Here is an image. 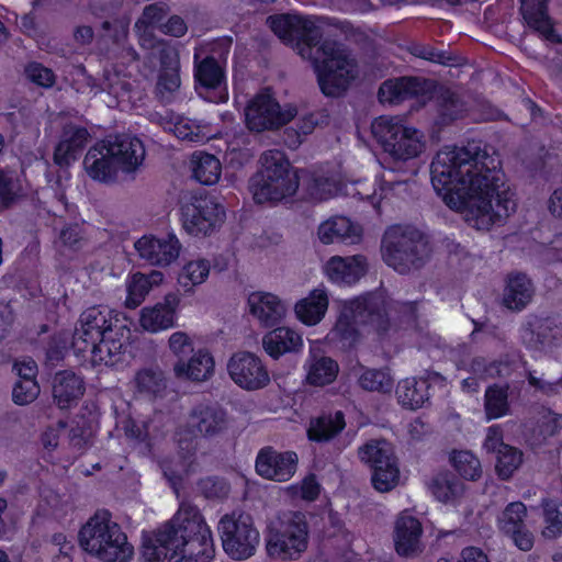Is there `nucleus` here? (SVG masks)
<instances>
[{"label": "nucleus", "mask_w": 562, "mask_h": 562, "mask_svg": "<svg viewBox=\"0 0 562 562\" xmlns=\"http://www.w3.org/2000/svg\"><path fill=\"white\" fill-rule=\"evenodd\" d=\"M498 160L479 148L446 146L431 162V184L448 207L480 231L516 210L515 193L505 187Z\"/></svg>", "instance_id": "f257e3e1"}, {"label": "nucleus", "mask_w": 562, "mask_h": 562, "mask_svg": "<svg viewBox=\"0 0 562 562\" xmlns=\"http://www.w3.org/2000/svg\"><path fill=\"white\" fill-rule=\"evenodd\" d=\"M268 23L278 37L286 43H295L297 53L313 60L318 85L325 95H340L357 77V64L340 44L325 41L314 48L319 36L316 19L280 14L270 16Z\"/></svg>", "instance_id": "f03ea898"}, {"label": "nucleus", "mask_w": 562, "mask_h": 562, "mask_svg": "<svg viewBox=\"0 0 562 562\" xmlns=\"http://www.w3.org/2000/svg\"><path fill=\"white\" fill-rule=\"evenodd\" d=\"M140 552L145 562H209L212 532L195 506L181 504L169 522L143 533Z\"/></svg>", "instance_id": "7ed1b4c3"}, {"label": "nucleus", "mask_w": 562, "mask_h": 562, "mask_svg": "<svg viewBox=\"0 0 562 562\" xmlns=\"http://www.w3.org/2000/svg\"><path fill=\"white\" fill-rule=\"evenodd\" d=\"M116 314L108 307L83 311L75 329L72 348L94 366L114 367L125 360L130 329L119 325Z\"/></svg>", "instance_id": "20e7f679"}, {"label": "nucleus", "mask_w": 562, "mask_h": 562, "mask_svg": "<svg viewBox=\"0 0 562 562\" xmlns=\"http://www.w3.org/2000/svg\"><path fill=\"white\" fill-rule=\"evenodd\" d=\"M337 176H315L308 183L307 195L312 201L322 202L339 194L369 202L380 212L386 204L396 199H404L409 193L411 184L406 181H397L392 170H384L375 177V187L363 180L339 184Z\"/></svg>", "instance_id": "39448f33"}, {"label": "nucleus", "mask_w": 562, "mask_h": 562, "mask_svg": "<svg viewBox=\"0 0 562 562\" xmlns=\"http://www.w3.org/2000/svg\"><path fill=\"white\" fill-rule=\"evenodd\" d=\"M143 143L131 135H115L95 143L86 154L87 175L101 183H113L120 173L132 175L143 164Z\"/></svg>", "instance_id": "423d86ee"}, {"label": "nucleus", "mask_w": 562, "mask_h": 562, "mask_svg": "<svg viewBox=\"0 0 562 562\" xmlns=\"http://www.w3.org/2000/svg\"><path fill=\"white\" fill-rule=\"evenodd\" d=\"M80 548L101 562H131L134 547L108 512L90 517L78 533Z\"/></svg>", "instance_id": "0eeeda50"}, {"label": "nucleus", "mask_w": 562, "mask_h": 562, "mask_svg": "<svg viewBox=\"0 0 562 562\" xmlns=\"http://www.w3.org/2000/svg\"><path fill=\"white\" fill-rule=\"evenodd\" d=\"M390 313L391 308L386 307L380 295L344 301L340 304L338 319L327 339L340 345L341 348L352 347L358 340V324L370 323L376 329H384V316H389Z\"/></svg>", "instance_id": "6e6552de"}, {"label": "nucleus", "mask_w": 562, "mask_h": 562, "mask_svg": "<svg viewBox=\"0 0 562 562\" xmlns=\"http://www.w3.org/2000/svg\"><path fill=\"white\" fill-rule=\"evenodd\" d=\"M310 529L301 512L278 515L267 527L266 553L279 561H296L308 548Z\"/></svg>", "instance_id": "1a4fd4ad"}, {"label": "nucleus", "mask_w": 562, "mask_h": 562, "mask_svg": "<svg viewBox=\"0 0 562 562\" xmlns=\"http://www.w3.org/2000/svg\"><path fill=\"white\" fill-rule=\"evenodd\" d=\"M260 162L261 169L250 186L257 203L278 202L296 192L299 177L282 151L268 150Z\"/></svg>", "instance_id": "9d476101"}, {"label": "nucleus", "mask_w": 562, "mask_h": 562, "mask_svg": "<svg viewBox=\"0 0 562 562\" xmlns=\"http://www.w3.org/2000/svg\"><path fill=\"white\" fill-rule=\"evenodd\" d=\"M372 135L394 160L417 158L426 149L424 134L397 117L380 116L371 125Z\"/></svg>", "instance_id": "9b49d317"}, {"label": "nucleus", "mask_w": 562, "mask_h": 562, "mask_svg": "<svg viewBox=\"0 0 562 562\" xmlns=\"http://www.w3.org/2000/svg\"><path fill=\"white\" fill-rule=\"evenodd\" d=\"M426 250V241L414 229L395 225L384 233L381 247L383 260L400 273L417 268Z\"/></svg>", "instance_id": "f8f14e48"}, {"label": "nucleus", "mask_w": 562, "mask_h": 562, "mask_svg": "<svg viewBox=\"0 0 562 562\" xmlns=\"http://www.w3.org/2000/svg\"><path fill=\"white\" fill-rule=\"evenodd\" d=\"M218 533L227 555L234 560L252 557L260 542V533L250 515L232 513L221 518Z\"/></svg>", "instance_id": "ddd939ff"}, {"label": "nucleus", "mask_w": 562, "mask_h": 562, "mask_svg": "<svg viewBox=\"0 0 562 562\" xmlns=\"http://www.w3.org/2000/svg\"><path fill=\"white\" fill-rule=\"evenodd\" d=\"M296 114L293 105L280 106L269 92L257 94L245 110V120L249 130L262 132L278 128L289 123Z\"/></svg>", "instance_id": "4468645a"}, {"label": "nucleus", "mask_w": 562, "mask_h": 562, "mask_svg": "<svg viewBox=\"0 0 562 562\" xmlns=\"http://www.w3.org/2000/svg\"><path fill=\"white\" fill-rule=\"evenodd\" d=\"M184 229L192 236L211 234L224 218L223 207L211 196H192L181 209Z\"/></svg>", "instance_id": "2eb2a0df"}, {"label": "nucleus", "mask_w": 562, "mask_h": 562, "mask_svg": "<svg viewBox=\"0 0 562 562\" xmlns=\"http://www.w3.org/2000/svg\"><path fill=\"white\" fill-rule=\"evenodd\" d=\"M227 370L231 379L244 390H259L270 382L269 372L262 360L248 351L234 353L227 363Z\"/></svg>", "instance_id": "dca6fc26"}, {"label": "nucleus", "mask_w": 562, "mask_h": 562, "mask_svg": "<svg viewBox=\"0 0 562 562\" xmlns=\"http://www.w3.org/2000/svg\"><path fill=\"white\" fill-rule=\"evenodd\" d=\"M180 305L181 294L168 292L161 301L154 305L145 306L139 311V327L150 334H158L173 328L177 325Z\"/></svg>", "instance_id": "f3484780"}, {"label": "nucleus", "mask_w": 562, "mask_h": 562, "mask_svg": "<svg viewBox=\"0 0 562 562\" xmlns=\"http://www.w3.org/2000/svg\"><path fill=\"white\" fill-rule=\"evenodd\" d=\"M138 256L153 266L168 267L175 262L181 244L175 234L144 235L134 244Z\"/></svg>", "instance_id": "a211bd4d"}, {"label": "nucleus", "mask_w": 562, "mask_h": 562, "mask_svg": "<svg viewBox=\"0 0 562 562\" xmlns=\"http://www.w3.org/2000/svg\"><path fill=\"white\" fill-rule=\"evenodd\" d=\"M299 458L293 451H278L262 448L256 458V472L259 476L279 483L291 480L297 469Z\"/></svg>", "instance_id": "6ab92c4d"}, {"label": "nucleus", "mask_w": 562, "mask_h": 562, "mask_svg": "<svg viewBox=\"0 0 562 562\" xmlns=\"http://www.w3.org/2000/svg\"><path fill=\"white\" fill-rule=\"evenodd\" d=\"M249 314L262 327L270 328L280 324L288 315V303L271 292L257 291L247 300Z\"/></svg>", "instance_id": "aec40b11"}, {"label": "nucleus", "mask_w": 562, "mask_h": 562, "mask_svg": "<svg viewBox=\"0 0 562 562\" xmlns=\"http://www.w3.org/2000/svg\"><path fill=\"white\" fill-rule=\"evenodd\" d=\"M123 53V58L128 61L126 66V72L122 69H119V64H114L111 67H106L104 69L103 81L101 85H97L91 77H88L87 83L90 87L91 93L97 94L101 91H106L109 94H112L116 99L117 103L124 101V98L131 87V83L125 80V77L132 74V68H134V64L136 61V55L132 48H126Z\"/></svg>", "instance_id": "412c9836"}, {"label": "nucleus", "mask_w": 562, "mask_h": 562, "mask_svg": "<svg viewBox=\"0 0 562 562\" xmlns=\"http://www.w3.org/2000/svg\"><path fill=\"white\" fill-rule=\"evenodd\" d=\"M367 269L368 261L362 255L334 256L324 265V274L335 284L351 285L366 274Z\"/></svg>", "instance_id": "4be33fe9"}, {"label": "nucleus", "mask_w": 562, "mask_h": 562, "mask_svg": "<svg viewBox=\"0 0 562 562\" xmlns=\"http://www.w3.org/2000/svg\"><path fill=\"white\" fill-rule=\"evenodd\" d=\"M434 82L420 78L403 77L386 80L379 90L382 103H397L413 97L423 99L431 92Z\"/></svg>", "instance_id": "5701e85b"}, {"label": "nucleus", "mask_w": 562, "mask_h": 562, "mask_svg": "<svg viewBox=\"0 0 562 562\" xmlns=\"http://www.w3.org/2000/svg\"><path fill=\"white\" fill-rule=\"evenodd\" d=\"M362 234V226L346 216H333L322 222L317 228V237L324 245L336 241L355 245L360 243Z\"/></svg>", "instance_id": "b1692460"}, {"label": "nucleus", "mask_w": 562, "mask_h": 562, "mask_svg": "<svg viewBox=\"0 0 562 562\" xmlns=\"http://www.w3.org/2000/svg\"><path fill=\"white\" fill-rule=\"evenodd\" d=\"M89 137L87 128L82 126L72 124L65 126L54 150V162L61 168L72 165L80 156Z\"/></svg>", "instance_id": "393cba45"}, {"label": "nucleus", "mask_w": 562, "mask_h": 562, "mask_svg": "<svg viewBox=\"0 0 562 562\" xmlns=\"http://www.w3.org/2000/svg\"><path fill=\"white\" fill-rule=\"evenodd\" d=\"M422 524L414 516L403 513L394 527V546L400 555L413 557L422 551Z\"/></svg>", "instance_id": "a878e982"}, {"label": "nucleus", "mask_w": 562, "mask_h": 562, "mask_svg": "<svg viewBox=\"0 0 562 562\" xmlns=\"http://www.w3.org/2000/svg\"><path fill=\"white\" fill-rule=\"evenodd\" d=\"M149 57L158 58L160 71L157 90L161 97L173 93L180 87L179 56L177 50L168 44H158L156 52H149Z\"/></svg>", "instance_id": "bb28decb"}, {"label": "nucleus", "mask_w": 562, "mask_h": 562, "mask_svg": "<svg viewBox=\"0 0 562 562\" xmlns=\"http://www.w3.org/2000/svg\"><path fill=\"white\" fill-rule=\"evenodd\" d=\"M214 369L215 361L211 352L200 348L189 359H179L173 366V373L180 380L204 382L213 376Z\"/></svg>", "instance_id": "cd10ccee"}, {"label": "nucleus", "mask_w": 562, "mask_h": 562, "mask_svg": "<svg viewBox=\"0 0 562 562\" xmlns=\"http://www.w3.org/2000/svg\"><path fill=\"white\" fill-rule=\"evenodd\" d=\"M195 78L206 90L203 95L205 99L212 102H225L228 99L223 69L213 58H205L196 65Z\"/></svg>", "instance_id": "c85d7f7f"}, {"label": "nucleus", "mask_w": 562, "mask_h": 562, "mask_svg": "<svg viewBox=\"0 0 562 562\" xmlns=\"http://www.w3.org/2000/svg\"><path fill=\"white\" fill-rule=\"evenodd\" d=\"M164 282L165 274L158 270H153L147 274L142 272L128 274L124 283L126 291L124 305L132 310L138 307L150 291L160 286Z\"/></svg>", "instance_id": "c756f323"}, {"label": "nucleus", "mask_w": 562, "mask_h": 562, "mask_svg": "<svg viewBox=\"0 0 562 562\" xmlns=\"http://www.w3.org/2000/svg\"><path fill=\"white\" fill-rule=\"evenodd\" d=\"M329 296L325 286H318L299 300L294 305L296 318L306 326L319 324L328 310Z\"/></svg>", "instance_id": "7c9ffc66"}, {"label": "nucleus", "mask_w": 562, "mask_h": 562, "mask_svg": "<svg viewBox=\"0 0 562 562\" xmlns=\"http://www.w3.org/2000/svg\"><path fill=\"white\" fill-rule=\"evenodd\" d=\"M550 0H520V12L526 24L538 32L544 40L560 42L551 19L548 15Z\"/></svg>", "instance_id": "2f4dec72"}, {"label": "nucleus", "mask_w": 562, "mask_h": 562, "mask_svg": "<svg viewBox=\"0 0 562 562\" xmlns=\"http://www.w3.org/2000/svg\"><path fill=\"white\" fill-rule=\"evenodd\" d=\"M85 393L83 379L74 371H60L53 381V397L60 409L77 404Z\"/></svg>", "instance_id": "473e14b6"}, {"label": "nucleus", "mask_w": 562, "mask_h": 562, "mask_svg": "<svg viewBox=\"0 0 562 562\" xmlns=\"http://www.w3.org/2000/svg\"><path fill=\"white\" fill-rule=\"evenodd\" d=\"M316 341L311 342L310 356L305 363L306 381L314 386H325L331 384L338 373V363L327 356L316 353Z\"/></svg>", "instance_id": "72a5a7b5"}, {"label": "nucleus", "mask_w": 562, "mask_h": 562, "mask_svg": "<svg viewBox=\"0 0 562 562\" xmlns=\"http://www.w3.org/2000/svg\"><path fill=\"white\" fill-rule=\"evenodd\" d=\"M166 14L164 5L150 4L144 9L142 16L135 24L139 45L149 52H156L158 44H166L158 41L155 35L156 29L160 30L161 21Z\"/></svg>", "instance_id": "f704fd0d"}, {"label": "nucleus", "mask_w": 562, "mask_h": 562, "mask_svg": "<svg viewBox=\"0 0 562 562\" xmlns=\"http://www.w3.org/2000/svg\"><path fill=\"white\" fill-rule=\"evenodd\" d=\"M265 351L274 359L302 349V336L294 329L285 326L268 331L262 338Z\"/></svg>", "instance_id": "c9c22d12"}, {"label": "nucleus", "mask_w": 562, "mask_h": 562, "mask_svg": "<svg viewBox=\"0 0 562 562\" xmlns=\"http://www.w3.org/2000/svg\"><path fill=\"white\" fill-rule=\"evenodd\" d=\"M187 426L193 436H213L224 428L225 416L215 407L199 405L189 415Z\"/></svg>", "instance_id": "e433bc0d"}, {"label": "nucleus", "mask_w": 562, "mask_h": 562, "mask_svg": "<svg viewBox=\"0 0 562 562\" xmlns=\"http://www.w3.org/2000/svg\"><path fill=\"white\" fill-rule=\"evenodd\" d=\"M429 491L438 502L450 506L459 505L465 495L464 484L448 472L437 474Z\"/></svg>", "instance_id": "4c0bfd02"}, {"label": "nucleus", "mask_w": 562, "mask_h": 562, "mask_svg": "<svg viewBox=\"0 0 562 562\" xmlns=\"http://www.w3.org/2000/svg\"><path fill=\"white\" fill-rule=\"evenodd\" d=\"M532 294L533 288L527 276L512 274L504 289L503 304L509 310L519 311L531 301Z\"/></svg>", "instance_id": "58836bf2"}, {"label": "nucleus", "mask_w": 562, "mask_h": 562, "mask_svg": "<svg viewBox=\"0 0 562 562\" xmlns=\"http://www.w3.org/2000/svg\"><path fill=\"white\" fill-rule=\"evenodd\" d=\"M190 167L193 178L205 186L217 183L222 175V164L218 158L204 151L192 154Z\"/></svg>", "instance_id": "ea45409f"}, {"label": "nucleus", "mask_w": 562, "mask_h": 562, "mask_svg": "<svg viewBox=\"0 0 562 562\" xmlns=\"http://www.w3.org/2000/svg\"><path fill=\"white\" fill-rule=\"evenodd\" d=\"M210 273V260L196 257L183 263L178 272L177 281L184 292H191L194 288L205 283Z\"/></svg>", "instance_id": "a19ab883"}, {"label": "nucleus", "mask_w": 562, "mask_h": 562, "mask_svg": "<svg viewBox=\"0 0 562 562\" xmlns=\"http://www.w3.org/2000/svg\"><path fill=\"white\" fill-rule=\"evenodd\" d=\"M396 395L402 406L419 408L428 400V384L425 380L405 379L398 383Z\"/></svg>", "instance_id": "79ce46f5"}, {"label": "nucleus", "mask_w": 562, "mask_h": 562, "mask_svg": "<svg viewBox=\"0 0 562 562\" xmlns=\"http://www.w3.org/2000/svg\"><path fill=\"white\" fill-rule=\"evenodd\" d=\"M541 537L554 540L562 536V502L547 499L542 502Z\"/></svg>", "instance_id": "37998d69"}, {"label": "nucleus", "mask_w": 562, "mask_h": 562, "mask_svg": "<svg viewBox=\"0 0 562 562\" xmlns=\"http://www.w3.org/2000/svg\"><path fill=\"white\" fill-rule=\"evenodd\" d=\"M345 427L342 413L336 412L334 415L323 416L313 420L307 429L311 440H328Z\"/></svg>", "instance_id": "c03bdc74"}, {"label": "nucleus", "mask_w": 562, "mask_h": 562, "mask_svg": "<svg viewBox=\"0 0 562 562\" xmlns=\"http://www.w3.org/2000/svg\"><path fill=\"white\" fill-rule=\"evenodd\" d=\"M165 128L173 133L179 139L190 142H205L210 139V135L191 119L175 115L166 124Z\"/></svg>", "instance_id": "a18cd8bd"}, {"label": "nucleus", "mask_w": 562, "mask_h": 562, "mask_svg": "<svg viewBox=\"0 0 562 562\" xmlns=\"http://www.w3.org/2000/svg\"><path fill=\"white\" fill-rule=\"evenodd\" d=\"M527 507L521 502L509 503L497 516L496 526L499 532L508 536L525 525Z\"/></svg>", "instance_id": "49530a36"}, {"label": "nucleus", "mask_w": 562, "mask_h": 562, "mask_svg": "<svg viewBox=\"0 0 562 562\" xmlns=\"http://www.w3.org/2000/svg\"><path fill=\"white\" fill-rule=\"evenodd\" d=\"M521 337L526 344L547 353H553L562 346V329L559 327H544L542 331L538 334L537 339H533L532 330L526 327L521 333Z\"/></svg>", "instance_id": "de8ad7c7"}, {"label": "nucleus", "mask_w": 562, "mask_h": 562, "mask_svg": "<svg viewBox=\"0 0 562 562\" xmlns=\"http://www.w3.org/2000/svg\"><path fill=\"white\" fill-rule=\"evenodd\" d=\"M373 487L381 493L393 490L400 482V469L395 458L376 465L372 470Z\"/></svg>", "instance_id": "09e8293b"}, {"label": "nucleus", "mask_w": 562, "mask_h": 562, "mask_svg": "<svg viewBox=\"0 0 562 562\" xmlns=\"http://www.w3.org/2000/svg\"><path fill=\"white\" fill-rule=\"evenodd\" d=\"M449 461L464 479L476 480L481 475L480 460L469 450H453L449 456Z\"/></svg>", "instance_id": "8fccbe9b"}, {"label": "nucleus", "mask_w": 562, "mask_h": 562, "mask_svg": "<svg viewBox=\"0 0 562 562\" xmlns=\"http://www.w3.org/2000/svg\"><path fill=\"white\" fill-rule=\"evenodd\" d=\"M361 461L371 464L372 470L376 465L395 458L391 443L385 440H371L359 449Z\"/></svg>", "instance_id": "3c124183"}, {"label": "nucleus", "mask_w": 562, "mask_h": 562, "mask_svg": "<svg viewBox=\"0 0 562 562\" xmlns=\"http://www.w3.org/2000/svg\"><path fill=\"white\" fill-rule=\"evenodd\" d=\"M24 193L21 177L12 170H0V202L10 205Z\"/></svg>", "instance_id": "603ef678"}, {"label": "nucleus", "mask_w": 562, "mask_h": 562, "mask_svg": "<svg viewBox=\"0 0 562 562\" xmlns=\"http://www.w3.org/2000/svg\"><path fill=\"white\" fill-rule=\"evenodd\" d=\"M521 463L522 453L520 450L512 446L498 449L495 469L501 479H509L514 474V472L518 470Z\"/></svg>", "instance_id": "864d4df0"}, {"label": "nucleus", "mask_w": 562, "mask_h": 562, "mask_svg": "<svg viewBox=\"0 0 562 562\" xmlns=\"http://www.w3.org/2000/svg\"><path fill=\"white\" fill-rule=\"evenodd\" d=\"M485 413L487 419H496L508 413L507 389L491 386L485 392Z\"/></svg>", "instance_id": "5fc2aeb1"}, {"label": "nucleus", "mask_w": 562, "mask_h": 562, "mask_svg": "<svg viewBox=\"0 0 562 562\" xmlns=\"http://www.w3.org/2000/svg\"><path fill=\"white\" fill-rule=\"evenodd\" d=\"M362 389L368 391L389 392L393 381L391 375L383 370H366L359 378Z\"/></svg>", "instance_id": "6e6d98bb"}, {"label": "nucleus", "mask_w": 562, "mask_h": 562, "mask_svg": "<svg viewBox=\"0 0 562 562\" xmlns=\"http://www.w3.org/2000/svg\"><path fill=\"white\" fill-rule=\"evenodd\" d=\"M52 562H72L74 544L64 532H56L48 543Z\"/></svg>", "instance_id": "4d7b16f0"}, {"label": "nucleus", "mask_w": 562, "mask_h": 562, "mask_svg": "<svg viewBox=\"0 0 562 562\" xmlns=\"http://www.w3.org/2000/svg\"><path fill=\"white\" fill-rule=\"evenodd\" d=\"M285 493L293 498H301L306 502L315 501L321 493V485L314 475L304 477L300 483L291 484L284 488Z\"/></svg>", "instance_id": "13d9d810"}, {"label": "nucleus", "mask_w": 562, "mask_h": 562, "mask_svg": "<svg viewBox=\"0 0 562 562\" xmlns=\"http://www.w3.org/2000/svg\"><path fill=\"white\" fill-rule=\"evenodd\" d=\"M37 381L18 380L12 389V401L20 406L33 403L40 395Z\"/></svg>", "instance_id": "bf43d9fd"}, {"label": "nucleus", "mask_w": 562, "mask_h": 562, "mask_svg": "<svg viewBox=\"0 0 562 562\" xmlns=\"http://www.w3.org/2000/svg\"><path fill=\"white\" fill-rule=\"evenodd\" d=\"M192 464L193 462L190 454L179 457L177 460L165 461L161 467L165 476L172 484V486L176 487L178 482L191 471Z\"/></svg>", "instance_id": "052dcab7"}, {"label": "nucleus", "mask_w": 562, "mask_h": 562, "mask_svg": "<svg viewBox=\"0 0 562 562\" xmlns=\"http://www.w3.org/2000/svg\"><path fill=\"white\" fill-rule=\"evenodd\" d=\"M26 78L43 88H50L56 81V76L52 69L38 63H31L25 67Z\"/></svg>", "instance_id": "680f3d73"}, {"label": "nucleus", "mask_w": 562, "mask_h": 562, "mask_svg": "<svg viewBox=\"0 0 562 562\" xmlns=\"http://www.w3.org/2000/svg\"><path fill=\"white\" fill-rule=\"evenodd\" d=\"M42 510L45 515L61 520L72 512V505L67 499L52 493L45 497Z\"/></svg>", "instance_id": "e2e57ef3"}, {"label": "nucleus", "mask_w": 562, "mask_h": 562, "mask_svg": "<svg viewBox=\"0 0 562 562\" xmlns=\"http://www.w3.org/2000/svg\"><path fill=\"white\" fill-rule=\"evenodd\" d=\"M161 383V373L151 369L140 370L134 379L135 387L142 393H156L160 390Z\"/></svg>", "instance_id": "0e129e2a"}, {"label": "nucleus", "mask_w": 562, "mask_h": 562, "mask_svg": "<svg viewBox=\"0 0 562 562\" xmlns=\"http://www.w3.org/2000/svg\"><path fill=\"white\" fill-rule=\"evenodd\" d=\"M117 425L130 438L144 440L148 436V426L144 420H136L132 417H123Z\"/></svg>", "instance_id": "69168bd1"}, {"label": "nucleus", "mask_w": 562, "mask_h": 562, "mask_svg": "<svg viewBox=\"0 0 562 562\" xmlns=\"http://www.w3.org/2000/svg\"><path fill=\"white\" fill-rule=\"evenodd\" d=\"M13 371L18 375V380L37 381V364L27 357L19 358L13 363Z\"/></svg>", "instance_id": "338daca9"}, {"label": "nucleus", "mask_w": 562, "mask_h": 562, "mask_svg": "<svg viewBox=\"0 0 562 562\" xmlns=\"http://www.w3.org/2000/svg\"><path fill=\"white\" fill-rule=\"evenodd\" d=\"M82 235L81 229L78 225H72L67 228H65L60 233L59 237V247L60 250L64 252L67 249L69 250H76L81 241Z\"/></svg>", "instance_id": "774afa93"}]
</instances>
